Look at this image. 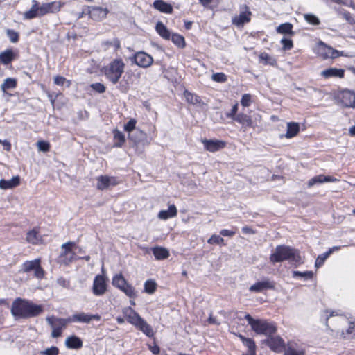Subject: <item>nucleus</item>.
Here are the masks:
<instances>
[{
    "label": "nucleus",
    "mask_w": 355,
    "mask_h": 355,
    "mask_svg": "<svg viewBox=\"0 0 355 355\" xmlns=\"http://www.w3.org/2000/svg\"><path fill=\"white\" fill-rule=\"evenodd\" d=\"M43 311L42 306L33 302L23 300L16 299L12 304L11 313L16 318H29L37 316Z\"/></svg>",
    "instance_id": "1"
},
{
    "label": "nucleus",
    "mask_w": 355,
    "mask_h": 355,
    "mask_svg": "<svg viewBox=\"0 0 355 355\" xmlns=\"http://www.w3.org/2000/svg\"><path fill=\"white\" fill-rule=\"evenodd\" d=\"M270 261L273 263L284 261H288L295 264L302 263L299 250L284 245H277L275 248L270 256Z\"/></svg>",
    "instance_id": "2"
},
{
    "label": "nucleus",
    "mask_w": 355,
    "mask_h": 355,
    "mask_svg": "<svg viewBox=\"0 0 355 355\" xmlns=\"http://www.w3.org/2000/svg\"><path fill=\"white\" fill-rule=\"evenodd\" d=\"M62 6L59 1L40 4L37 1H33L31 9L24 12V17L28 19L44 16L49 13L58 12Z\"/></svg>",
    "instance_id": "3"
},
{
    "label": "nucleus",
    "mask_w": 355,
    "mask_h": 355,
    "mask_svg": "<svg viewBox=\"0 0 355 355\" xmlns=\"http://www.w3.org/2000/svg\"><path fill=\"white\" fill-rule=\"evenodd\" d=\"M122 313L127 321L141 331L148 337L154 335L153 328L132 308L125 307Z\"/></svg>",
    "instance_id": "4"
},
{
    "label": "nucleus",
    "mask_w": 355,
    "mask_h": 355,
    "mask_svg": "<svg viewBox=\"0 0 355 355\" xmlns=\"http://www.w3.org/2000/svg\"><path fill=\"white\" fill-rule=\"evenodd\" d=\"M125 64L121 58L113 60L103 69L106 78L113 85L116 84L124 73Z\"/></svg>",
    "instance_id": "5"
},
{
    "label": "nucleus",
    "mask_w": 355,
    "mask_h": 355,
    "mask_svg": "<svg viewBox=\"0 0 355 355\" xmlns=\"http://www.w3.org/2000/svg\"><path fill=\"white\" fill-rule=\"evenodd\" d=\"M245 319L248 322L252 329L257 334H264L268 337L270 335L275 334L277 331V328L274 324L266 320H255L249 314L245 315Z\"/></svg>",
    "instance_id": "6"
},
{
    "label": "nucleus",
    "mask_w": 355,
    "mask_h": 355,
    "mask_svg": "<svg viewBox=\"0 0 355 355\" xmlns=\"http://www.w3.org/2000/svg\"><path fill=\"white\" fill-rule=\"evenodd\" d=\"M46 320L52 329L51 337L54 338L61 336L62 329L69 323L68 318H60L53 315L47 317Z\"/></svg>",
    "instance_id": "7"
},
{
    "label": "nucleus",
    "mask_w": 355,
    "mask_h": 355,
    "mask_svg": "<svg viewBox=\"0 0 355 355\" xmlns=\"http://www.w3.org/2000/svg\"><path fill=\"white\" fill-rule=\"evenodd\" d=\"M20 271L25 273L33 271L34 276L39 279H42L45 273L44 270L41 267L40 259H35L34 260L25 261L22 264Z\"/></svg>",
    "instance_id": "8"
},
{
    "label": "nucleus",
    "mask_w": 355,
    "mask_h": 355,
    "mask_svg": "<svg viewBox=\"0 0 355 355\" xmlns=\"http://www.w3.org/2000/svg\"><path fill=\"white\" fill-rule=\"evenodd\" d=\"M107 291V284L104 276L98 275L94 277L92 293L96 296H101Z\"/></svg>",
    "instance_id": "9"
},
{
    "label": "nucleus",
    "mask_w": 355,
    "mask_h": 355,
    "mask_svg": "<svg viewBox=\"0 0 355 355\" xmlns=\"http://www.w3.org/2000/svg\"><path fill=\"white\" fill-rule=\"evenodd\" d=\"M101 317L98 315H91L84 312L77 313L68 318L69 322H83L89 323L92 320L99 321Z\"/></svg>",
    "instance_id": "10"
},
{
    "label": "nucleus",
    "mask_w": 355,
    "mask_h": 355,
    "mask_svg": "<svg viewBox=\"0 0 355 355\" xmlns=\"http://www.w3.org/2000/svg\"><path fill=\"white\" fill-rule=\"evenodd\" d=\"M270 348L276 352H280L284 349V341L279 336L270 335L267 339L263 340Z\"/></svg>",
    "instance_id": "11"
},
{
    "label": "nucleus",
    "mask_w": 355,
    "mask_h": 355,
    "mask_svg": "<svg viewBox=\"0 0 355 355\" xmlns=\"http://www.w3.org/2000/svg\"><path fill=\"white\" fill-rule=\"evenodd\" d=\"M275 288V283L270 279L266 278L252 285L249 288V291L254 293H261L268 289L273 290Z\"/></svg>",
    "instance_id": "12"
},
{
    "label": "nucleus",
    "mask_w": 355,
    "mask_h": 355,
    "mask_svg": "<svg viewBox=\"0 0 355 355\" xmlns=\"http://www.w3.org/2000/svg\"><path fill=\"white\" fill-rule=\"evenodd\" d=\"M318 53L324 59L335 58L340 55H343V52L340 53L339 51L334 49L331 46L326 45L322 42H320L318 44Z\"/></svg>",
    "instance_id": "13"
},
{
    "label": "nucleus",
    "mask_w": 355,
    "mask_h": 355,
    "mask_svg": "<svg viewBox=\"0 0 355 355\" xmlns=\"http://www.w3.org/2000/svg\"><path fill=\"white\" fill-rule=\"evenodd\" d=\"M134 60L137 65L147 68L150 67L153 62V58L144 51H139L135 54Z\"/></svg>",
    "instance_id": "14"
},
{
    "label": "nucleus",
    "mask_w": 355,
    "mask_h": 355,
    "mask_svg": "<svg viewBox=\"0 0 355 355\" xmlns=\"http://www.w3.org/2000/svg\"><path fill=\"white\" fill-rule=\"evenodd\" d=\"M340 103L346 107H355V93L352 91L345 89L340 92L338 96Z\"/></svg>",
    "instance_id": "15"
},
{
    "label": "nucleus",
    "mask_w": 355,
    "mask_h": 355,
    "mask_svg": "<svg viewBox=\"0 0 355 355\" xmlns=\"http://www.w3.org/2000/svg\"><path fill=\"white\" fill-rule=\"evenodd\" d=\"M239 15L232 18V24L237 26H242L250 21L251 12L246 6H244Z\"/></svg>",
    "instance_id": "16"
},
{
    "label": "nucleus",
    "mask_w": 355,
    "mask_h": 355,
    "mask_svg": "<svg viewBox=\"0 0 355 355\" xmlns=\"http://www.w3.org/2000/svg\"><path fill=\"white\" fill-rule=\"evenodd\" d=\"M74 246L75 243L72 242H68L62 244V248L63 250V252L60 257L64 259L62 261L65 264H68L75 259L76 253L72 249V247Z\"/></svg>",
    "instance_id": "17"
},
{
    "label": "nucleus",
    "mask_w": 355,
    "mask_h": 355,
    "mask_svg": "<svg viewBox=\"0 0 355 355\" xmlns=\"http://www.w3.org/2000/svg\"><path fill=\"white\" fill-rule=\"evenodd\" d=\"M97 181L96 187L100 190H104L119 184V182L115 177H110L107 175L99 176L97 178Z\"/></svg>",
    "instance_id": "18"
},
{
    "label": "nucleus",
    "mask_w": 355,
    "mask_h": 355,
    "mask_svg": "<svg viewBox=\"0 0 355 355\" xmlns=\"http://www.w3.org/2000/svg\"><path fill=\"white\" fill-rule=\"evenodd\" d=\"M205 148L211 153L216 152L225 147L226 143L217 139H204L202 141Z\"/></svg>",
    "instance_id": "19"
},
{
    "label": "nucleus",
    "mask_w": 355,
    "mask_h": 355,
    "mask_svg": "<svg viewBox=\"0 0 355 355\" xmlns=\"http://www.w3.org/2000/svg\"><path fill=\"white\" fill-rule=\"evenodd\" d=\"M90 17L95 21H101L105 19L108 12L106 8L101 7H87Z\"/></svg>",
    "instance_id": "20"
},
{
    "label": "nucleus",
    "mask_w": 355,
    "mask_h": 355,
    "mask_svg": "<svg viewBox=\"0 0 355 355\" xmlns=\"http://www.w3.org/2000/svg\"><path fill=\"white\" fill-rule=\"evenodd\" d=\"M338 180L332 176H326L324 175H319L310 179L307 183L309 187H311L316 184H322L324 182H334Z\"/></svg>",
    "instance_id": "21"
},
{
    "label": "nucleus",
    "mask_w": 355,
    "mask_h": 355,
    "mask_svg": "<svg viewBox=\"0 0 355 355\" xmlns=\"http://www.w3.org/2000/svg\"><path fill=\"white\" fill-rule=\"evenodd\" d=\"M65 345L69 349H78L82 347L83 341L76 336H71L67 338Z\"/></svg>",
    "instance_id": "22"
},
{
    "label": "nucleus",
    "mask_w": 355,
    "mask_h": 355,
    "mask_svg": "<svg viewBox=\"0 0 355 355\" xmlns=\"http://www.w3.org/2000/svg\"><path fill=\"white\" fill-rule=\"evenodd\" d=\"M345 71L341 69L329 68L321 71V75L325 78L331 77L343 78Z\"/></svg>",
    "instance_id": "23"
},
{
    "label": "nucleus",
    "mask_w": 355,
    "mask_h": 355,
    "mask_svg": "<svg viewBox=\"0 0 355 355\" xmlns=\"http://www.w3.org/2000/svg\"><path fill=\"white\" fill-rule=\"evenodd\" d=\"M20 180L19 176H15L9 180L4 179L0 180V188L1 189H12L19 184Z\"/></svg>",
    "instance_id": "24"
},
{
    "label": "nucleus",
    "mask_w": 355,
    "mask_h": 355,
    "mask_svg": "<svg viewBox=\"0 0 355 355\" xmlns=\"http://www.w3.org/2000/svg\"><path fill=\"white\" fill-rule=\"evenodd\" d=\"M177 209L174 205L168 207L167 210H161L158 214V218L161 220H167L177 215Z\"/></svg>",
    "instance_id": "25"
},
{
    "label": "nucleus",
    "mask_w": 355,
    "mask_h": 355,
    "mask_svg": "<svg viewBox=\"0 0 355 355\" xmlns=\"http://www.w3.org/2000/svg\"><path fill=\"white\" fill-rule=\"evenodd\" d=\"M153 6L155 9L162 12L171 13L173 12L172 6L162 0L155 1L153 3Z\"/></svg>",
    "instance_id": "26"
},
{
    "label": "nucleus",
    "mask_w": 355,
    "mask_h": 355,
    "mask_svg": "<svg viewBox=\"0 0 355 355\" xmlns=\"http://www.w3.org/2000/svg\"><path fill=\"white\" fill-rule=\"evenodd\" d=\"M300 131V125L298 123L289 122L287 123V130L285 135L286 138H292L297 135Z\"/></svg>",
    "instance_id": "27"
},
{
    "label": "nucleus",
    "mask_w": 355,
    "mask_h": 355,
    "mask_svg": "<svg viewBox=\"0 0 355 355\" xmlns=\"http://www.w3.org/2000/svg\"><path fill=\"white\" fill-rule=\"evenodd\" d=\"M234 121L241 124L243 126L251 127L252 121L250 116L243 113H239L234 117Z\"/></svg>",
    "instance_id": "28"
},
{
    "label": "nucleus",
    "mask_w": 355,
    "mask_h": 355,
    "mask_svg": "<svg viewBox=\"0 0 355 355\" xmlns=\"http://www.w3.org/2000/svg\"><path fill=\"white\" fill-rule=\"evenodd\" d=\"M128 137L130 139L133 141L135 144H138L146 139V135L142 130L137 129L132 133L128 134Z\"/></svg>",
    "instance_id": "29"
},
{
    "label": "nucleus",
    "mask_w": 355,
    "mask_h": 355,
    "mask_svg": "<svg viewBox=\"0 0 355 355\" xmlns=\"http://www.w3.org/2000/svg\"><path fill=\"white\" fill-rule=\"evenodd\" d=\"M238 336L242 341L243 344L248 348V352L247 353H252V354H256V345L252 339L247 338L241 334H239Z\"/></svg>",
    "instance_id": "30"
},
{
    "label": "nucleus",
    "mask_w": 355,
    "mask_h": 355,
    "mask_svg": "<svg viewBox=\"0 0 355 355\" xmlns=\"http://www.w3.org/2000/svg\"><path fill=\"white\" fill-rule=\"evenodd\" d=\"M156 31L157 33L164 39L169 40L171 37V33L166 28V26L161 21H159L156 24Z\"/></svg>",
    "instance_id": "31"
},
{
    "label": "nucleus",
    "mask_w": 355,
    "mask_h": 355,
    "mask_svg": "<svg viewBox=\"0 0 355 355\" xmlns=\"http://www.w3.org/2000/svg\"><path fill=\"white\" fill-rule=\"evenodd\" d=\"M153 253L155 258L158 260L165 259L168 257V251L162 247H155L152 249Z\"/></svg>",
    "instance_id": "32"
},
{
    "label": "nucleus",
    "mask_w": 355,
    "mask_h": 355,
    "mask_svg": "<svg viewBox=\"0 0 355 355\" xmlns=\"http://www.w3.org/2000/svg\"><path fill=\"white\" fill-rule=\"evenodd\" d=\"M17 86V81L15 78H8L4 80L3 83L1 85V88L3 92L6 90L15 88Z\"/></svg>",
    "instance_id": "33"
},
{
    "label": "nucleus",
    "mask_w": 355,
    "mask_h": 355,
    "mask_svg": "<svg viewBox=\"0 0 355 355\" xmlns=\"http://www.w3.org/2000/svg\"><path fill=\"white\" fill-rule=\"evenodd\" d=\"M112 284L121 290L127 284V282L121 274H118L113 277Z\"/></svg>",
    "instance_id": "34"
},
{
    "label": "nucleus",
    "mask_w": 355,
    "mask_h": 355,
    "mask_svg": "<svg viewBox=\"0 0 355 355\" xmlns=\"http://www.w3.org/2000/svg\"><path fill=\"white\" fill-rule=\"evenodd\" d=\"M13 60V52L12 50H6L0 54V61L5 64H9Z\"/></svg>",
    "instance_id": "35"
},
{
    "label": "nucleus",
    "mask_w": 355,
    "mask_h": 355,
    "mask_svg": "<svg viewBox=\"0 0 355 355\" xmlns=\"http://www.w3.org/2000/svg\"><path fill=\"white\" fill-rule=\"evenodd\" d=\"M114 138L116 141L114 144L116 147H121L125 141L124 134L118 130L114 132Z\"/></svg>",
    "instance_id": "36"
},
{
    "label": "nucleus",
    "mask_w": 355,
    "mask_h": 355,
    "mask_svg": "<svg viewBox=\"0 0 355 355\" xmlns=\"http://www.w3.org/2000/svg\"><path fill=\"white\" fill-rule=\"evenodd\" d=\"M26 239L32 244H37L40 241V235L36 230H33L28 232Z\"/></svg>",
    "instance_id": "37"
},
{
    "label": "nucleus",
    "mask_w": 355,
    "mask_h": 355,
    "mask_svg": "<svg viewBox=\"0 0 355 355\" xmlns=\"http://www.w3.org/2000/svg\"><path fill=\"white\" fill-rule=\"evenodd\" d=\"M292 28L293 26L291 24L285 23L279 25L277 28V31L282 34H293Z\"/></svg>",
    "instance_id": "38"
},
{
    "label": "nucleus",
    "mask_w": 355,
    "mask_h": 355,
    "mask_svg": "<svg viewBox=\"0 0 355 355\" xmlns=\"http://www.w3.org/2000/svg\"><path fill=\"white\" fill-rule=\"evenodd\" d=\"M259 60L265 64L274 65L276 62L275 60L266 53H261L259 55Z\"/></svg>",
    "instance_id": "39"
},
{
    "label": "nucleus",
    "mask_w": 355,
    "mask_h": 355,
    "mask_svg": "<svg viewBox=\"0 0 355 355\" xmlns=\"http://www.w3.org/2000/svg\"><path fill=\"white\" fill-rule=\"evenodd\" d=\"M332 253V250L330 249L329 251L320 254L318 257L315 261V267H320L324 262V261L329 257V256Z\"/></svg>",
    "instance_id": "40"
},
{
    "label": "nucleus",
    "mask_w": 355,
    "mask_h": 355,
    "mask_svg": "<svg viewBox=\"0 0 355 355\" xmlns=\"http://www.w3.org/2000/svg\"><path fill=\"white\" fill-rule=\"evenodd\" d=\"M171 36L172 42L175 45L182 48L184 46V38L182 35L173 33Z\"/></svg>",
    "instance_id": "41"
},
{
    "label": "nucleus",
    "mask_w": 355,
    "mask_h": 355,
    "mask_svg": "<svg viewBox=\"0 0 355 355\" xmlns=\"http://www.w3.org/2000/svg\"><path fill=\"white\" fill-rule=\"evenodd\" d=\"M156 283L152 280H148L144 284L145 291L149 294L153 293L156 290Z\"/></svg>",
    "instance_id": "42"
},
{
    "label": "nucleus",
    "mask_w": 355,
    "mask_h": 355,
    "mask_svg": "<svg viewBox=\"0 0 355 355\" xmlns=\"http://www.w3.org/2000/svg\"><path fill=\"white\" fill-rule=\"evenodd\" d=\"M305 20L311 25H319L320 23V19L318 17L313 14H305L304 15Z\"/></svg>",
    "instance_id": "43"
},
{
    "label": "nucleus",
    "mask_w": 355,
    "mask_h": 355,
    "mask_svg": "<svg viewBox=\"0 0 355 355\" xmlns=\"http://www.w3.org/2000/svg\"><path fill=\"white\" fill-rule=\"evenodd\" d=\"M341 336L344 338L347 336L348 337H353L355 336V323L349 322L348 328L346 330V333L345 334L343 330L341 331Z\"/></svg>",
    "instance_id": "44"
},
{
    "label": "nucleus",
    "mask_w": 355,
    "mask_h": 355,
    "mask_svg": "<svg viewBox=\"0 0 355 355\" xmlns=\"http://www.w3.org/2000/svg\"><path fill=\"white\" fill-rule=\"evenodd\" d=\"M121 291H122L123 293H125L126 295L131 298H134L136 297V292L135 288L128 283L126 285L124 286V287Z\"/></svg>",
    "instance_id": "45"
},
{
    "label": "nucleus",
    "mask_w": 355,
    "mask_h": 355,
    "mask_svg": "<svg viewBox=\"0 0 355 355\" xmlns=\"http://www.w3.org/2000/svg\"><path fill=\"white\" fill-rule=\"evenodd\" d=\"M54 83L57 85L60 86H66L69 87L70 86V81L67 80L64 77L62 76H56L54 78Z\"/></svg>",
    "instance_id": "46"
},
{
    "label": "nucleus",
    "mask_w": 355,
    "mask_h": 355,
    "mask_svg": "<svg viewBox=\"0 0 355 355\" xmlns=\"http://www.w3.org/2000/svg\"><path fill=\"white\" fill-rule=\"evenodd\" d=\"M184 97L189 103L196 104L199 102L198 96H196L187 91L184 93Z\"/></svg>",
    "instance_id": "47"
},
{
    "label": "nucleus",
    "mask_w": 355,
    "mask_h": 355,
    "mask_svg": "<svg viewBox=\"0 0 355 355\" xmlns=\"http://www.w3.org/2000/svg\"><path fill=\"white\" fill-rule=\"evenodd\" d=\"M136 120L134 119H131L125 125H124V130L128 132L129 134L134 132L135 129L136 125Z\"/></svg>",
    "instance_id": "48"
},
{
    "label": "nucleus",
    "mask_w": 355,
    "mask_h": 355,
    "mask_svg": "<svg viewBox=\"0 0 355 355\" xmlns=\"http://www.w3.org/2000/svg\"><path fill=\"white\" fill-rule=\"evenodd\" d=\"M293 276L294 277H303L306 279H311L313 277V272L311 271H306V272H300V271H293Z\"/></svg>",
    "instance_id": "49"
},
{
    "label": "nucleus",
    "mask_w": 355,
    "mask_h": 355,
    "mask_svg": "<svg viewBox=\"0 0 355 355\" xmlns=\"http://www.w3.org/2000/svg\"><path fill=\"white\" fill-rule=\"evenodd\" d=\"M340 14L350 24H355V18L347 11L342 10Z\"/></svg>",
    "instance_id": "50"
},
{
    "label": "nucleus",
    "mask_w": 355,
    "mask_h": 355,
    "mask_svg": "<svg viewBox=\"0 0 355 355\" xmlns=\"http://www.w3.org/2000/svg\"><path fill=\"white\" fill-rule=\"evenodd\" d=\"M37 146L40 151L48 152L50 148V145L45 141H39L37 143Z\"/></svg>",
    "instance_id": "51"
},
{
    "label": "nucleus",
    "mask_w": 355,
    "mask_h": 355,
    "mask_svg": "<svg viewBox=\"0 0 355 355\" xmlns=\"http://www.w3.org/2000/svg\"><path fill=\"white\" fill-rule=\"evenodd\" d=\"M209 244H222L224 239L218 235H212L207 241Z\"/></svg>",
    "instance_id": "52"
},
{
    "label": "nucleus",
    "mask_w": 355,
    "mask_h": 355,
    "mask_svg": "<svg viewBox=\"0 0 355 355\" xmlns=\"http://www.w3.org/2000/svg\"><path fill=\"white\" fill-rule=\"evenodd\" d=\"M284 355H304L303 351L296 350L292 346L285 349Z\"/></svg>",
    "instance_id": "53"
},
{
    "label": "nucleus",
    "mask_w": 355,
    "mask_h": 355,
    "mask_svg": "<svg viewBox=\"0 0 355 355\" xmlns=\"http://www.w3.org/2000/svg\"><path fill=\"white\" fill-rule=\"evenodd\" d=\"M59 353L58 348L57 347H51L47 348L45 350L41 352V354L44 355H58Z\"/></svg>",
    "instance_id": "54"
},
{
    "label": "nucleus",
    "mask_w": 355,
    "mask_h": 355,
    "mask_svg": "<svg viewBox=\"0 0 355 355\" xmlns=\"http://www.w3.org/2000/svg\"><path fill=\"white\" fill-rule=\"evenodd\" d=\"M91 87L96 92L102 94L105 92V87L100 83H96L91 85Z\"/></svg>",
    "instance_id": "55"
},
{
    "label": "nucleus",
    "mask_w": 355,
    "mask_h": 355,
    "mask_svg": "<svg viewBox=\"0 0 355 355\" xmlns=\"http://www.w3.org/2000/svg\"><path fill=\"white\" fill-rule=\"evenodd\" d=\"M241 103L243 107H248L251 103V95L249 94H243L241 100Z\"/></svg>",
    "instance_id": "56"
},
{
    "label": "nucleus",
    "mask_w": 355,
    "mask_h": 355,
    "mask_svg": "<svg viewBox=\"0 0 355 355\" xmlns=\"http://www.w3.org/2000/svg\"><path fill=\"white\" fill-rule=\"evenodd\" d=\"M212 79L218 83H223L226 80V76L223 73H216L212 75Z\"/></svg>",
    "instance_id": "57"
},
{
    "label": "nucleus",
    "mask_w": 355,
    "mask_h": 355,
    "mask_svg": "<svg viewBox=\"0 0 355 355\" xmlns=\"http://www.w3.org/2000/svg\"><path fill=\"white\" fill-rule=\"evenodd\" d=\"M7 35L12 42H17L19 40L18 33L13 30H8Z\"/></svg>",
    "instance_id": "58"
},
{
    "label": "nucleus",
    "mask_w": 355,
    "mask_h": 355,
    "mask_svg": "<svg viewBox=\"0 0 355 355\" xmlns=\"http://www.w3.org/2000/svg\"><path fill=\"white\" fill-rule=\"evenodd\" d=\"M281 43L284 50H289L293 47V42L290 39L284 37L282 39Z\"/></svg>",
    "instance_id": "59"
},
{
    "label": "nucleus",
    "mask_w": 355,
    "mask_h": 355,
    "mask_svg": "<svg viewBox=\"0 0 355 355\" xmlns=\"http://www.w3.org/2000/svg\"><path fill=\"white\" fill-rule=\"evenodd\" d=\"M237 111H238V104L236 103L233 105L231 111L226 114L227 117L234 120V117L237 115L236 114Z\"/></svg>",
    "instance_id": "60"
},
{
    "label": "nucleus",
    "mask_w": 355,
    "mask_h": 355,
    "mask_svg": "<svg viewBox=\"0 0 355 355\" xmlns=\"http://www.w3.org/2000/svg\"><path fill=\"white\" fill-rule=\"evenodd\" d=\"M57 283L64 287V288H67L69 286V282L66 280L63 277H60L57 279Z\"/></svg>",
    "instance_id": "61"
},
{
    "label": "nucleus",
    "mask_w": 355,
    "mask_h": 355,
    "mask_svg": "<svg viewBox=\"0 0 355 355\" xmlns=\"http://www.w3.org/2000/svg\"><path fill=\"white\" fill-rule=\"evenodd\" d=\"M0 144L3 145V149L6 151H10L11 149V144L8 140L0 139Z\"/></svg>",
    "instance_id": "62"
},
{
    "label": "nucleus",
    "mask_w": 355,
    "mask_h": 355,
    "mask_svg": "<svg viewBox=\"0 0 355 355\" xmlns=\"http://www.w3.org/2000/svg\"><path fill=\"white\" fill-rule=\"evenodd\" d=\"M220 233L223 236H232L235 234V232L226 229L222 230Z\"/></svg>",
    "instance_id": "63"
},
{
    "label": "nucleus",
    "mask_w": 355,
    "mask_h": 355,
    "mask_svg": "<svg viewBox=\"0 0 355 355\" xmlns=\"http://www.w3.org/2000/svg\"><path fill=\"white\" fill-rule=\"evenodd\" d=\"M242 232L245 234H254V231L250 227L245 226L242 228Z\"/></svg>",
    "instance_id": "64"
}]
</instances>
